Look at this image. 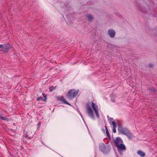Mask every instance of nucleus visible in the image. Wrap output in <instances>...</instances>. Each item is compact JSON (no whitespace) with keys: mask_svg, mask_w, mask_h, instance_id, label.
<instances>
[{"mask_svg":"<svg viewBox=\"0 0 157 157\" xmlns=\"http://www.w3.org/2000/svg\"><path fill=\"white\" fill-rule=\"evenodd\" d=\"M118 131L119 133L126 136L129 139H131L134 137L129 129L126 127H123L121 124L118 125Z\"/></svg>","mask_w":157,"mask_h":157,"instance_id":"f257e3e1","label":"nucleus"},{"mask_svg":"<svg viewBox=\"0 0 157 157\" xmlns=\"http://www.w3.org/2000/svg\"><path fill=\"white\" fill-rule=\"evenodd\" d=\"M78 93V90L76 91L72 89L69 90L67 94V97L69 99H72L75 97Z\"/></svg>","mask_w":157,"mask_h":157,"instance_id":"f03ea898","label":"nucleus"},{"mask_svg":"<svg viewBox=\"0 0 157 157\" xmlns=\"http://www.w3.org/2000/svg\"><path fill=\"white\" fill-rule=\"evenodd\" d=\"M11 48V46L9 44H0V48H1L0 51L4 54L7 53Z\"/></svg>","mask_w":157,"mask_h":157,"instance_id":"7ed1b4c3","label":"nucleus"},{"mask_svg":"<svg viewBox=\"0 0 157 157\" xmlns=\"http://www.w3.org/2000/svg\"><path fill=\"white\" fill-rule=\"evenodd\" d=\"M90 104L91 103H88L87 104L86 111L88 115L93 119H94L95 117L94 112L91 108L90 106Z\"/></svg>","mask_w":157,"mask_h":157,"instance_id":"20e7f679","label":"nucleus"},{"mask_svg":"<svg viewBox=\"0 0 157 157\" xmlns=\"http://www.w3.org/2000/svg\"><path fill=\"white\" fill-rule=\"evenodd\" d=\"M99 148L104 154H107L109 151V149L108 147H105V145L103 143H101L99 145Z\"/></svg>","mask_w":157,"mask_h":157,"instance_id":"39448f33","label":"nucleus"},{"mask_svg":"<svg viewBox=\"0 0 157 157\" xmlns=\"http://www.w3.org/2000/svg\"><path fill=\"white\" fill-rule=\"evenodd\" d=\"M91 106L94 110L97 117L99 118V115L98 113V108L97 105L92 102L91 103Z\"/></svg>","mask_w":157,"mask_h":157,"instance_id":"423d86ee","label":"nucleus"},{"mask_svg":"<svg viewBox=\"0 0 157 157\" xmlns=\"http://www.w3.org/2000/svg\"><path fill=\"white\" fill-rule=\"evenodd\" d=\"M117 147L118 151L119 153L121 154H122V151L123 150H125L126 148L124 144L123 143L118 145V146H116Z\"/></svg>","mask_w":157,"mask_h":157,"instance_id":"0eeeda50","label":"nucleus"},{"mask_svg":"<svg viewBox=\"0 0 157 157\" xmlns=\"http://www.w3.org/2000/svg\"><path fill=\"white\" fill-rule=\"evenodd\" d=\"M114 142L116 146L123 143V140L120 137H117L114 140Z\"/></svg>","mask_w":157,"mask_h":157,"instance_id":"6e6552de","label":"nucleus"},{"mask_svg":"<svg viewBox=\"0 0 157 157\" xmlns=\"http://www.w3.org/2000/svg\"><path fill=\"white\" fill-rule=\"evenodd\" d=\"M109 35L111 37H114L115 35V32L112 29H109L108 32Z\"/></svg>","mask_w":157,"mask_h":157,"instance_id":"1a4fd4ad","label":"nucleus"},{"mask_svg":"<svg viewBox=\"0 0 157 157\" xmlns=\"http://www.w3.org/2000/svg\"><path fill=\"white\" fill-rule=\"evenodd\" d=\"M137 154L141 157H144L145 155V154L141 150H139L137 152Z\"/></svg>","mask_w":157,"mask_h":157,"instance_id":"9d476101","label":"nucleus"},{"mask_svg":"<svg viewBox=\"0 0 157 157\" xmlns=\"http://www.w3.org/2000/svg\"><path fill=\"white\" fill-rule=\"evenodd\" d=\"M112 124L113 125V131L114 133H115L116 132V124L115 122L114 121H113L112 122Z\"/></svg>","mask_w":157,"mask_h":157,"instance_id":"9b49d317","label":"nucleus"},{"mask_svg":"<svg viewBox=\"0 0 157 157\" xmlns=\"http://www.w3.org/2000/svg\"><path fill=\"white\" fill-rule=\"evenodd\" d=\"M0 118L3 120L6 121H9V119L7 118L6 117H2L1 115H0Z\"/></svg>","mask_w":157,"mask_h":157,"instance_id":"f8f14e48","label":"nucleus"},{"mask_svg":"<svg viewBox=\"0 0 157 157\" xmlns=\"http://www.w3.org/2000/svg\"><path fill=\"white\" fill-rule=\"evenodd\" d=\"M62 101H63L65 104H66L68 105H71L68 103L67 101H66V100L65 98H63L62 99Z\"/></svg>","mask_w":157,"mask_h":157,"instance_id":"ddd939ff","label":"nucleus"},{"mask_svg":"<svg viewBox=\"0 0 157 157\" xmlns=\"http://www.w3.org/2000/svg\"><path fill=\"white\" fill-rule=\"evenodd\" d=\"M105 129H106V134L107 136L108 137H110V135L108 130V129L106 127V126H105Z\"/></svg>","mask_w":157,"mask_h":157,"instance_id":"4468645a","label":"nucleus"},{"mask_svg":"<svg viewBox=\"0 0 157 157\" xmlns=\"http://www.w3.org/2000/svg\"><path fill=\"white\" fill-rule=\"evenodd\" d=\"M87 17L89 19V20L91 21L93 18V17L92 15H89L87 16Z\"/></svg>","mask_w":157,"mask_h":157,"instance_id":"2eb2a0df","label":"nucleus"},{"mask_svg":"<svg viewBox=\"0 0 157 157\" xmlns=\"http://www.w3.org/2000/svg\"><path fill=\"white\" fill-rule=\"evenodd\" d=\"M43 100V97H40L39 98H38L36 100L37 101H39L40 100Z\"/></svg>","mask_w":157,"mask_h":157,"instance_id":"dca6fc26","label":"nucleus"},{"mask_svg":"<svg viewBox=\"0 0 157 157\" xmlns=\"http://www.w3.org/2000/svg\"><path fill=\"white\" fill-rule=\"evenodd\" d=\"M113 120V118H112L110 117L109 118H108V121L110 124H111L110 123Z\"/></svg>","mask_w":157,"mask_h":157,"instance_id":"f3484780","label":"nucleus"},{"mask_svg":"<svg viewBox=\"0 0 157 157\" xmlns=\"http://www.w3.org/2000/svg\"><path fill=\"white\" fill-rule=\"evenodd\" d=\"M140 10H141V11L142 12H146L145 11V10H144V8H140Z\"/></svg>","mask_w":157,"mask_h":157,"instance_id":"a211bd4d","label":"nucleus"},{"mask_svg":"<svg viewBox=\"0 0 157 157\" xmlns=\"http://www.w3.org/2000/svg\"><path fill=\"white\" fill-rule=\"evenodd\" d=\"M53 88H54V87L53 86H51L50 87H49L50 91L51 92H52L53 90Z\"/></svg>","mask_w":157,"mask_h":157,"instance_id":"6ab92c4d","label":"nucleus"},{"mask_svg":"<svg viewBox=\"0 0 157 157\" xmlns=\"http://www.w3.org/2000/svg\"><path fill=\"white\" fill-rule=\"evenodd\" d=\"M150 91L152 92H155V90L154 89H150Z\"/></svg>","mask_w":157,"mask_h":157,"instance_id":"aec40b11","label":"nucleus"},{"mask_svg":"<svg viewBox=\"0 0 157 157\" xmlns=\"http://www.w3.org/2000/svg\"><path fill=\"white\" fill-rule=\"evenodd\" d=\"M42 94L44 98H45L47 97V96L45 95V94L44 93H43Z\"/></svg>","mask_w":157,"mask_h":157,"instance_id":"412c9836","label":"nucleus"},{"mask_svg":"<svg viewBox=\"0 0 157 157\" xmlns=\"http://www.w3.org/2000/svg\"><path fill=\"white\" fill-rule=\"evenodd\" d=\"M25 137L26 138H27L28 139H30V137H29L27 135H25Z\"/></svg>","mask_w":157,"mask_h":157,"instance_id":"4be33fe9","label":"nucleus"},{"mask_svg":"<svg viewBox=\"0 0 157 157\" xmlns=\"http://www.w3.org/2000/svg\"><path fill=\"white\" fill-rule=\"evenodd\" d=\"M153 66V65L151 64H150L149 65V67H152Z\"/></svg>","mask_w":157,"mask_h":157,"instance_id":"5701e85b","label":"nucleus"},{"mask_svg":"<svg viewBox=\"0 0 157 157\" xmlns=\"http://www.w3.org/2000/svg\"><path fill=\"white\" fill-rule=\"evenodd\" d=\"M80 115H81V117H82V118L83 120L84 121V120L83 118V117H82V115H81V113H80Z\"/></svg>","mask_w":157,"mask_h":157,"instance_id":"b1692460","label":"nucleus"},{"mask_svg":"<svg viewBox=\"0 0 157 157\" xmlns=\"http://www.w3.org/2000/svg\"><path fill=\"white\" fill-rule=\"evenodd\" d=\"M38 126L39 127L40 126V124H39H39H38Z\"/></svg>","mask_w":157,"mask_h":157,"instance_id":"393cba45","label":"nucleus"},{"mask_svg":"<svg viewBox=\"0 0 157 157\" xmlns=\"http://www.w3.org/2000/svg\"><path fill=\"white\" fill-rule=\"evenodd\" d=\"M112 101L113 102H115V101H114V100H112Z\"/></svg>","mask_w":157,"mask_h":157,"instance_id":"a878e982","label":"nucleus"},{"mask_svg":"<svg viewBox=\"0 0 157 157\" xmlns=\"http://www.w3.org/2000/svg\"><path fill=\"white\" fill-rule=\"evenodd\" d=\"M117 157H118L117 156Z\"/></svg>","mask_w":157,"mask_h":157,"instance_id":"bb28decb","label":"nucleus"},{"mask_svg":"<svg viewBox=\"0 0 157 157\" xmlns=\"http://www.w3.org/2000/svg\"><path fill=\"white\" fill-rule=\"evenodd\" d=\"M117 157H118L117 156Z\"/></svg>","mask_w":157,"mask_h":157,"instance_id":"cd10ccee","label":"nucleus"}]
</instances>
